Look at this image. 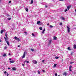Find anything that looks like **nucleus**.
Returning a JSON list of instances; mask_svg holds the SVG:
<instances>
[{"label":"nucleus","mask_w":76,"mask_h":76,"mask_svg":"<svg viewBox=\"0 0 76 76\" xmlns=\"http://www.w3.org/2000/svg\"><path fill=\"white\" fill-rule=\"evenodd\" d=\"M8 69H10V68H8Z\"/></svg>","instance_id":"nucleus-52"},{"label":"nucleus","mask_w":76,"mask_h":76,"mask_svg":"<svg viewBox=\"0 0 76 76\" xmlns=\"http://www.w3.org/2000/svg\"><path fill=\"white\" fill-rule=\"evenodd\" d=\"M41 23V21H38L37 22V24L38 25V24H39V23Z\"/></svg>","instance_id":"nucleus-10"},{"label":"nucleus","mask_w":76,"mask_h":76,"mask_svg":"<svg viewBox=\"0 0 76 76\" xmlns=\"http://www.w3.org/2000/svg\"><path fill=\"white\" fill-rule=\"evenodd\" d=\"M50 28H53V27L54 28V26H53L51 25H50Z\"/></svg>","instance_id":"nucleus-30"},{"label":"nucleus","mask_w":76,"mask_h":76,"mask_svg":"<svg viewBox=\"0 0 76 76\" xmlns=\"http://www.w3.org/2000/svg\"><path fill=\"white\" fill-rule=\"evenodd\" d=\"M51 41H52V40L50 39L49 40V42L48 43L49 45H50V44H51Z\"/></svg>","instance_id":"nucleus-6"},{"label":"nucleus","mask_w":76,"mask_h":76,"mask_svg":"<svg viewBox=\"0 0 76 76\" xmlns=\"http://www.w3.org/2000/svg\"><path fill=\"white\" fill-rule=\"evenodd\" d=\"M9 56H10V53H9Z\"/></svg>","instance_id":"nucleus-48"},{"label":"nucleus","mask_w":76,"mask_h":76,"mask_svg":"<svg viewBox=\"0 0 76 76\" xmlns=\"http://www.w3.org/2000/svg\"><path fill=\"white\" fill-rule=\"evenodd\" d=\"M9 60H12V59H11V58H10L9 59Z\"/></svg>","instance_id":"nucleus-45"},{"label":"nucleus","mask_w":76,"mask_h":76,"mask_svg":"<svg viewBox=\"0 0 76 76\" xmlns=\"http://www.w3.org/2000/svg\"><path fill=\"white\" fill-rule=\"evenodd\" d=\"M33 63L34 64H37V61L35 60L33 61Z\"/></svg>","instance_id":"nucleus-4"},{"label":"nucleus","mask_w":76,"mask_h":76,"mask_svg":"<svg viewBox=\"0 0 76 76\" xmlns=\"http://www.w3.org/2000/svg\"><path fill=\"white\" fill-rule=\"evenodd\" d=\"M67 12V9H66L65 10V12Z\"/></svg>","instance_id":"nucleus-31"},{"label":"nucleus","mask_w":76,"mask_h":76,"mask_svg":"<svg viewBox=\"0 0 76 76\" xmlns=\"http://www.w3.org/2000/svg\"><path fill=\"white\" fill-rule=\"evenodd\" d=\"M34 3V0H31V1L30 4H32Z\"/></svg>","instance_id":"nucleus-16"},{"label":"nucleus","mask_w":76,"mask_h":76,"mask_svg":"<svg viewBox=\"0 0 76 76\" xmlns=\"http://www.w3.org/2000/svg\"><path fill=\"white\" fill-rule=\"evenodd\" d=\"M42 62H44V60H43L42 61Z\"/></svg>","instance_id":"nucleus-49"},{"label":"nucleus","mask_w":76,"mask_h":76,"mask_svg":"<svg viewBox=\"0 0 76 76\" xmlns=\"http://www.w3.org/2000/svg\"><path fill=\"white\" fill-rule=\"evenodd\" d=\"M18 47H20V45H19L18 46Z\"/></svg>","instance_id":"nucleus-47"},{"label":"nucleus","mask_w":76,"mask_h":76,"mask_svg":"<svg viewBox=\"0 0 76 76\" xmlns=\"http://www.w3.org/2000/svg\"><path fill=\"white\" fill-rule=\"evenodd\" d=\"M14 38L15 39V40H16L17 41H20V39L19 38H18L16 37H15Z\"/></svg>","instance_id":"nucleus-1"},{"label":"nucleus","mask_w":76,"mask_h":76,"mask_svg":"<svg viewBox=\"0 0 76 76\" xmlns=\"http://www.w3.org/2000/svg\"><path fill=\"white\" fill-rule=\"evenodd\" d=\"M50 25V24L49 23H48L47 24V25H48H48Z\"/></svg>","instance_id":"nucleus-40"},{"label":"nucleus","mask_w":76,"mask_h":76,"mask_svg":"<svg viewBox=\"0 0 76 76\" xmlns=\"http://www.w3.org/2000/svg\"><path fill=\"white\" fill-rule=\"evenodd\" d=\"M54 39L55 40H57V37H54Z\"/></svg>","instance_id":"nucleus-17"},{"label":"nucleus","mask_w":76,"mask_h":76,"mask_svg":"<svg viewBox=\"0 0 76 76\" xmlns=\"http://www.w3.org/2000/svg\"><path fill=\"white\" fill-rule=\"evenodd\" d=\"M62 61H63V59H62Z\"/></svg>","instance_id":"nucleus-55"},{"label":"nucleus","mask_w":76,"mask_h":76,"mask_svg":"<svg viewBox=\"0 0 76 76\" xmlns=\"http://www.w3.org/2000/svg\"><path fill=\"white\" fill-rule=\"evenodd\" d=\"M10 63H13L15 62V61L13 60L12 61H10Z\"/></svg>","instance_id":"nucleus-8"},{"label":"nucleus","mask_w":76,"mask_h":76,"mask_svg":"<svg viewBox=\"0 0 76 76\" xmlns=\"http://www.w3.org/2000/svg\"><path fill=\"white\" fill-rule=\"evenodd\" d=\"M67 50H72V49H70V47H68L67 48Z\"/></svg>","instance_id":"nucleus-13"},{"label":"nucleus","mask_w":76,"mask_h":76,"mask_svg":"<svg viewBox=\"0 0 76 76\" xmlns=\"http://www.w3.org/2000/svg\"><path fill=\"white\" fill-rule=\"evenodd\" d=\"M3 32H4V30H2L1 31V34H3Z\"/></svg>","instance_id":"nucleus-12"},{"label":"nucleus","mask_w":76,"mask_h":76,"mask_svg":"<svg viewBox=\"0 0 76 76\" xmlns=\"http://www.w3.org/2000/svg\"><path fill=\"white\" fill-rule=\"evenodd\" d=\"M61 18H62V20H65V19H64V17H61Z\"/></svg>","instance_id":"nucleus-19"},{"label":"nucleus","mask_w":76,"mask_h":76,"mask_svg":"<svg viewBox=\"0 0 76 76\" xmlns=\"http://www.w3.org/2000/svg\"><path fill=\"white\" fill-rule=\"evenodd\" d=\"M73 63V62H70V64H72Z\"/></svg>","instance_id":"nucleus-51"},{"label":"nucleus","mask_w":76,"mask_h":76,"mask_svg":"<svg viewBox=\"0 0 76 76\" xmlns=\"http://www.w3.org/2000/svg\"><path fill=\"white\" fill-rule=\"evenodd\" d=\"M25 54H26V52H24L22 57V58H24L25 57Z\"/></svg>","instance_id":"nucleus-2"},{"label":"nucleus","mask_w":76,"mask_h":76,"mask_svg":"<svg viewBox=\"0 0 76 76\" xmlns=\"http://www.w3.org/2000/svg\"><path fill=\"white\" fill-rule=\"evenodd\" d=\"M12 69L13 70H16V68H13Z\"/></svg>","instance_id":"nucleus-21"},{"label":"nucleus","mask_w":76,"mask_h":76,"mask_svg":"<svg viewBox=\"0 0 76 76\" xmlns=\"http://www.w3.org/2000/svg\"><path fill=\"white\" fill-rule=\"evenodd\" d=\"M37 72L38 74H39V75L40 74V72H39V70H38Z\"/></svg>","instance_id":"nucleus-28"},{"label":"nucleus","mask_w":76,"mask_h":76,"mask_svg":"<svg viewBox=\"0 0 76 76\" xmlns=\"http://www.w3.org/2000/svg\"><path fill=\"white\" fill-rule=\"evenodd\" d=\"M6 42L8 45V46H9L10 45V44H9V41H7Z\"/></svg>","instance_id":"nucleus-9"},{"label":"nucleus","mask_w":76,"mask_h":76,"mask_svg":"<svg viewBox=\"0 0 76 76\" xmlns=\"http://www.w3.org/2000/svg\"><path fill=\"white\" fill-rule=\"evenodd\" d=\"M22 66H25V64H23Z\"/></svg>","instance_id":"nucleus-42"},{"label":"nucleus","mask_w":76,"mask_h":76,"mask_svg":"<svg viewBox=\"0 0 76 76\" xmlns=\"http://www.w3.org/2000/svg\"><path fill=\"white\" fill-rule=\"evenodd\" d=\"M32 35L33 36V37H35V35L34 34V33H32Z\"/></svg>","instance_id":"nucleus-34"},{"label":"nucleus","mask_w":76,"mask_h":76,"mask_svg":"<svg viewBox=\"0 0 76 76\" xmlns=\"http://www.w3.org/2000/svg\"><path fill=\"white\" fill-rule=\"evenodd\" d=\"M74 48L75 49L76 48V45H75L74 46Z\"/></svg>","instance_id":"nucleus-22"},{"label":"nucleus","mask_w":76,"mask_h":76,"mask_svg":"<svg viewBox=\"0 0 76 76\" xmlns=\"http://www.w3.org/2000/svg\"><path fill=\"white\" fill-rule=\"evenodd\" d=\"M7 76H9V74L7 73Z\"/></svg>","instance_id":"nucleus-46"},{"label":"nucleus","mask_w":76,"mask_h":76,"mask_svg":"<svg viewBox=\"0 0 76 76\" xmlns=\"http://www.w3.org/2000/svg\"><path fill=\"white\" fill-rule=\"evenodd\" d=\"M59 1H64V0H59Z\"/></svg>","instance_id":"nucleus-43"},{"label":"nucleus","mask_w":76,"mask_h":76,"mask_svg":"<svg viewBox=\"0 0 76 76\" xmlns=\"http://www.w3.org/2000/svg\"><path fill=\"white\" fill-rule=\"evenodd\" d=\"M0 42H1V40H0Z\"/></svg>","instance_id":"nucleus-53"},{"label":"nucleus","mask_w":76,"mask_h":76,"mask_svg":"<svg viewBox=\"0 0 76 76\" xmlns=\"http://www.w3.org/2000/svg\"><path fill=\"white\" fill-rule=\"evenodd\" d=\"M71 55H73V52H72L71 53Z\"/></svg>","instance_id":"nucleus-44"},{"label":"nucleus","mask_w":76,"mask_h":76,"mask_svg":"<svg viewBox=\"0 0 76 76\" xmlns=\"http://www.w3.org/2000/svg\"><path fill=\"white\" fill-rule=\"evenodd\" d=\"M4 74H6V73H7V72H6V71H5V72H4Z\"/></svg>","instance_id":"nucleus-35"},{"label":"nucleus","mask_w":76,"mask_h":76,"mask_svg":"<svg viewBox=\"0 0 76 76\" xmlns=\"http://www.w3.org/2000/svg\"><path fill=\"white\" fill-rule=\"evenodd\" d=\"M39 29H40V30H42V27H39Z\"/></svg>","instance_id":"nucleus-24"},{"label":"nucleus","mask_w":76,"mask_h":76,"mask_svg":"<svg viewBox=\"0 0 76 76\" xmlns=\"http://www.w3.org/2000/svg\"><path fill=\"white\" fill-rule=\"evenodd\" d=\"M1 0H0V2H1Z\"/></svg>","instance_id":"nucleus-54"},{"label":"nucleus","mask_w":76,"mask_h":76,"mask_svg":"<svg viewBox=\"0 0 76 76\" xmlns=\"http://www.w3.org/2000/svg\"><path fill=\"white\" fill-rule=\"evenodd\" d=\"M75 12H76V9L75 10Z\"/></svg>","instance_id":"nucleus-56"},{"label":"nucleus","mask_w":76,"mask_h":76,"mask_svg":"<svg viewBox=\"0 0 76 76\" xmlns=\"http://www.w3.org/2000/svg\"><path fill=\"white\" fill-rule=\"evenodd\" d=\"M67 7L68 10H69L70 9V6H67Z\"/></svg>","instance_id":"nucleus-11"},{"label":"nucleus","mask_w":76,"mask_h":76,"mask_svg":"<svg viewBox=\"0 0 76 76\" xmlns=\"http://www.w3.org/2000/svg\"><path fill=\"white\" fill-rule=\"evenodd\" d=\"M31 51H34V49H32V48H31Z\"/></svg>","instance_id":"nucleus-29"},{"label":"nucleus","mask_w":76,"mask_h":76,"mask_svg":"<svg viewBox=\"0 0 76 76\" xmlns=\"http://www.w3.org/2000/svg\"><path fill=\"white\" fill-rule=\"evenodd\" d=\"M26 12H28V9L27 8H26Z\"/></svg>","instance_id":"nucleus-23"},{"label":"nucleus","mask_w":76,"mask_h":76,"mask_svg":"<svg viewBox=\"0 0 76 76\" xmlns=\"http://www.w3.org/2000/svg\"><path fill=\"white\" fill-rule=\"evenodd\" d=\"M7 48L6 46H5L4 48V50H5V49H7Z\"/></svg>","instance_id":"nucleus-25"},{"label":"nucleus","mask_w":76,"mask_h":76,"mask_svg":"<svg viewBox=\"0 0 76 76\" xmlns=\"http://www.w3.org/2000/svg\"><path fill=\"white\" fill-rule=\"evenodd\" d=\"M64 75L65 76H67V73H66V72H64Z\"/></svg>","instance_id":"nucleus-20"},{"label":"nucleus","mask_w":76,"mask_h":76,"mask_svg":"<svg viewBox=\"0 0 76 76\" xmlns=\"http://www.w3.org/2000/svg\"><path fill=\"white\" fill-rule=\"evenodd\" d=\"M24 33H25V34H26V35L27 34V32H26V31H24Z\"/></svg>","instance_id":"nucleus-38"},{"label":"nucleus","mask_w":76,"mask_h":76,"mask_svg":"<svg viewBox=\"0 0 76 76\" xmlns=\"http://www.w3.org/2000/svg\"><path fill=\"white\" fill-rule=\"evenodd\" d=\"M58 76H60V75H58Z\"/></svg>","instance_id":"nucleus-57"},{"label":"nucleus","mask_w":76,"mask_h":76,"mask_svg":"<svg viewBox=\"0 0 76 76\" xmlns=\"http://www.w3.org/2000/svg\"><path fill=\"white\" fill-rule=\"evenodd\" d=\"M3 56H4V57H6V53L4 54L3 55Z\"/></svg>","instance_id":"nucleus-26"},{"label":"nucleus","mask_w":76,"mask_h":76,"mask_svg":"<svg viewBox=\"0 0 76 76\" xmlns=\"http://www.w3.org/2000/svg\"><path fill=\"white\" fill-rule=\"evenodd\" d=\"M58 58H59V57H55V58H56V59H58Z\"/></svg>","instance_id":"nucleus-33"},{"label":"nucleus","mask_w":76,"mask_h":76,"mask_svg":"<svg viewBox=\"0 0 76 76\" xmlns=\"http://www.w3.org/2000/svg\"><path fill=\"white\" fill-rule=\"evenodd\" d=\"M42 71H43V72H45V71L44 70V69Z\"/></svg>","instance_id":"nucleus-41"},{"label":"nucleus","mask_w":76,"mask_h":76,"mask_svg":"<svg viewBox=\"0 0 76 76\" xmlns=\"http://www.w3.org/2000/svg\"><path fill=\"white\" fill-rule=\"evenodd\" d=\"M5 37H6V38H8L7 37V32L6 33H5Z\"/></svg>","instance_id":"nucleus-27"},{"label":"nucleus","mask_w":76,"mask_h":76,"mask_svg":"<svg viewBox=\"0 0 76 76\" xmlns=\"http://www.w3.org/2000/svg\"><path fill=\"white\" fill-rule=\"evenodd\" d=\"M67 28L68 32V33H70V28H69V26H67Z\"/></svg>","instance_id":"nucleus-3"},{"label":"nucleus","mask_w":76,"mask_h":76,"mask_svg":"<svg viewBox=\"0 0 76 76\" xmlns=\"http://www.w3.org/2000/svg\"><path fill=\"white\" fill-rule=\"evenodd\" d=\"M60 25H61V26L62 25H63V23H60Z\"/></svg>","instance_id":"nucleus-32"},{"label":"nucleus","mask_w":76,"mask_h":76,"mask_svg":"<svg viewBox=\"0 0 76 76\" xmlns=\"http://www.w3.org/2000/svg\"><path fill=\"white\" fill-rule=\"evenodd\" d=\"M57 64H54V66H53L54 67H55H55H56V66H57Z\"/></svg>","instance_id":"nucleus-15"},{"label":"nucleus","mask_w":76,"mask_h":76,"mask_svg":"<svg viewBox=\"0 0 76 76\" xmlns=\"http://www.w3.org/2000/svg\"><path fill=\"white\" fill-rule=\"evenodd\" d=\"M55 75L56 76H57V73L55 74Z\"/></svg>","instance_id":"nucleus-37"},{"label":"nucleus","mask_w":76,"mask_h":76,"mask_svg":"<svg viewBox=\"0 0 76 76\" xmlns=\"http://www.w3.org/2000/svg\"><path fill=\"white\" fill-rule=\"evenodd\" d=\"M26 61V63H29V61H25L24 62V63H25V62Z\"/></svg>","instance_id":"nucleus-14"},{"label":"nucleus","mask_w":76,"mask_h":76,"mask_svg":"<svg viewBox=\"0 0 76 76\" xmlns=\"http://www.w3.org/2000/svg\"><path fill=\"white\" fill-rule=\"evenodd\" d=\"M45 7H46V8H47V6H45Z\"/></svg>","instance_id":"nucleus-50"},{"label":"nucleus","mask_w":76,"mask_h":76,"mask_svg":"<svg viewBox=\"0 0 76 76\" xmlns=\"http://www.w3.org/2000/svg\"><path fill=\"white\" fill-rule=\"evenodd\" d=\"M4 38L5 39V41L7 42V41L8 39V38H6V37H4Z\"/></svg>","instance_id":"nucleus-7"},{"label":"nucleus","mask_w":76,"mask_h":76,"mask_svg":"<svg viewBox=\"0 0 76 76\" xmlns=\"http://www.w3.org/2000/svg\"><path fill=\"white\" fill-rule=\"evenodd\" d=\"M11 18H8L7 19L8 20H11Z\"/></svg>","instance_id":"nucleus-36"},{"label":"nucleus","mask_w":76,"mask_h":76,"mask_svg":"<svg viewBox=\"0 0 76 76\" xmlns=\"http://www.w3.org/2000/svg\"><path fill=\"white\" fill-rule=\"evenodd\" d=\"M72 67V66L70 65L69 66V70L70 72H72V70L71 69V68Z\"/></svg>","instance_id":"nucleus-5"},{"label":"nucleus","mask_w":76,"mask_h":76,"mask_svg":"<svg viewBox=\"0 0 76 76\" xmlns=\"http://www.w3.org/2000/svg\"><path fill=\"white\" fill-rule=\"evenodd\" d=\"M11 2H12V1H9V3H11Z\"/></svg>","instance_id":"nucleus-39"},{"label":"nucleus","mask_w":76,"mask_h":76,"mask_svg":"<svg viewBox=\"0 0 76 76\" xmlns=\"http://www.w3.org/2000/svg\"><path fill=\"white\" fill-rule=\"evenodd\" d=\"M45 31V29L44 28V30L42 32V34H44V31Z\"/></svg>","instance_id":"nucleus-18"}]
</instances>
